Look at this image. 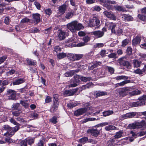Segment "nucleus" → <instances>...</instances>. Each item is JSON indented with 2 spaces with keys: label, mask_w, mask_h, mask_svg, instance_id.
Returning <instances> with one entry per match:
<instances>
[{
  "label": "nucleus",
  "mask_w": 146,
  "mask_h": 146,
  "mask_svg": "<svg viewBox=\"0 0 146 146\" xmlns=\"http://www.w3.org/2000/svg\"><path fill=\"white\" fill-rule=\"evenodd\" d=\"M67 29L72 33H74L77 31H80L84 27L82 25L78 23L77 21H74L68 23L66 25Z\"/></svg>",
  "instance_id": "1"
},
{
  "label": "nucleus",
  "mask_w": 146,
  "mask_h": 146,
  "mask_svg": "<svg viewBox=\"0 0 146 146\" xmlns=\"http://www.w3.org/2000/svg\"><path fill=\"white\" fill-rule=\"evenodd\" d=\"M118 93L120 96L125 97L128 95L129 93L130 95L134 96L137 95L141 94V91L138 90H136L133 91L129 92V89L127 87L120 88L117 89Z\"/></svg>",
  "instance_id": "2"
},
{
  "label": "nucleus",
  "mask_w": 146,
  "mask_h": 146,
  "mask_svg": "<svg viewBox=\"0 0 146 146\" xmlns=\"http://www.w3.org/2000/svg\"><path fill=\"white\" fill-rule=\"evenodd\" d=\"M69 30L67 28L59 29L57 31V35L59 40H64L66 38L69 36Z\"/></svg>",
  "instance_id": "3"
},
{
  "label": "nucleus",
  "mask_w": 146,
  "mask_h": 146,
  "mask_svg": "<svg viewBox=\"0 0 146 146\" xmlns=\"http://www.w3.org/2000/svg\"><path fill=\"white\" fill-rule=\"evenodd\" d=\"M98 1L102 5L109 10H112L113 9L114 6L111 4L115 5L117 3L115 1L111 0H98Z\"/></svg>",
  "instance_id": "4"
},
{
  "label": "nucleus",
  "mask_w": 146,
  "mask_h": 146,
  "mask_svg": "<svg viewBox=\"0 0 146 146\" xmlns=\"http://www.w3.org/2000/svg\"><path fill=\"white\" fill-rule=\"evenodd\" d=\"M79 90L78 88L75 89H71L69 90H65L63 93V95L64 97H67L74 95L75 93L78 92Z\"/></svg>",
  "instance_id": "5"
},
{
  "label": "nucleus",
  "mask_w": 146,
  "mask_h": 146,
  "mask_svg": "<svg viewBox=\"0 0 146 146\" xmlns=\"http://www.w3.org/2000/svg\"><path fill=\"white\" fill-rule=\"evenodd\" d=\"M100 23V21L98 18L95 15H94L92 18L90 19L88 25L90 27H92L95 26H98Z\"/></svg>",
  "instance_id": "6"
},
{
  "label": "nucleus",
  "mask_w": 146,
  "mask_h": 146,
  "mask_svg": "<svg viewBox=\"0 0 146 146\" xmlns=\"http://www.w3.org/2000/svg\"><path fill=\"white\" fill-rule=\"evenodd\" d=\"M102 128L89 129L87 131V133L90 134L92 136L95 137H98L100 134Z\"/></svg>",
  "instance_id": "7"
},
{
  "label": "nucleus",
  "mask_w": 146,
  "mask_h": 146,
  "mask_svg": "<svg viewBox=\"0 0 146 146\" xmlns=\"http://www.w3.org/2000/svg\"><path fill=\"white\" fill-rule=\"evenodd\" d=\"M7 94L9 96V99L13 100H17L16 92L14 90L11 89H8Z\"/></svg>",
  "instance_id": "8"
},
{
  "label": "nucleus",
  "mask_w": 146,
  "mask_h": 146,
  "mask_svg": "<svg viewBox=\"0 0 146 146\" xmlns=\"http://www.w3.org/2000/svg\"><path fill=\"white\" fill-rule=\"evenodd\" d=\"M87 110L88 108L86 107L79 108L74 111V115L76 116H78L84 114Z\"/></svg>",
  "instance_id": "9"
},
{
  "label": "nucleus",
  "mask_w": 146,
  "mask_h": 146,
  "mask_svg": "<svg viewBox=\"0 0 146 146\" xmlns=\"http://www.w3.org/2000/svg\"><path fill=\"white\" fill-rule=\"evenodd\" d=\"M5 11L6 12V13L5 14L10 16H11L13 14L16 10L15 8L13 7H11V6L5 7Z\"/></svg>",
  "instance_id": "10"
},
{
  "label": "nucleus",
  "mask_w": 146,
  "mask_h": 146,
  "mask_svg": "<svg viewBox=\"0 0 146 146\" xmlns=\"http://www.w3.org/2000/svg\"><path fill=\"white\" fill-rule=\"evenodd\" d=\"M33 19V23L35 24H37L40 21V15L38 13H34L32 15Z\"/></svg>",
  "instance_id": "11"
},
{
  "label": "nucleus",
  "mask_w": 146,
  "mask_h": 146,
  "mask_svg": "<svg viewBox=\"0 0 146 146\" xmlns=\"http://www.w3.org/2000/svg\"><path fill=\"white\" fill-rule=\"evenodd\" d=\"M3 128L4 130L7 131V132L4 133V135L11 137V135H10V133L11 132L12 127L8 125H6L3 126Z\"/></svg>",
  "instance_id": "12"
},
{
  "label": "nucleus",
  "mask_w": 146,
  "mask_h": 146,
  "mask_svg": "<svg viewBox=\"0 0 146 146\" xmlns=\"http://www.w3.org/2000/svg\"><path fill=\"white\" fill-rule=\"evenodd\" d=\"M103 13L107 17L111 19L115 20L116 19L115 16L111 12H108L107 11H105Z\"/></svg>",
  "instance_id": "13"
},
{
  "label": "nucleus",
  "mask_w": 146,
  "mask_h": 146,
  "mask_svg": "<svg viewBox=\"0 0 146 146\" xmlns=\"http://www.w3.org/2000/svg\"><path fill=\"white\" fill-rule=\"evenodd\" d=\"M93 85V84L92 82H89L86 85H83L82 86H80L78 88L79 90L78 93L79 94L83 90H84L86 88H89Z\"/></svg>",
  "instance_id": "14"
},
{
  "label": "nucleus",
  "mask_w": 146,
  "mask_h": 146,
  "mask_svg": "<svg viewBox=\"0 0 146 146\" xmlns=\"http://www.w3.org/2000/svg\"><path fill=\"white\" fill-rule=\"evenodd\" d=\"M58 98V95L57 94H54L53 95V103L52 105L57 106H59V101Z\"/></svg>",
  "instance_id": "15"
},
{
  "label": "nucleus",
  "mask_w": 146,
  "mask_h": 146,
  "mask_svg": "<svg viewBox=\"0 0 146 146\" xmlns=\"http://www.w3.org/2000/svg\"><path fill=\"white\" fill-rule=\"evenodd\" d=\"M25 81V79L24 78H17L13 82V85H19L23 83Z\"/></svg>",
  "instance_id": "16"
},
{
  "label": "nucleus",
  "mask_w": 146,
  "mask_h": 146,
  "mask_svg": "<svg viewBox=\"0 0 146 146\" xmlns=\"http://www.w3.org/2000/svg\"><path fill=\"white\" fill-rule=\"evenodd\" d=\"M92 33L93 35L96 36L97 38L102 37L104 35V33L103 32L100 30L93 31Z\"/></svg>",
  "instance_id": "17"
},
{
  "label": "nucleus",
  "mask_w": 146,
  "mask_h": 146,
  "mask_svg": "<svg viewBox=\"0 0 146 146\" xmlns=\"http://www.w3.org/2000/svg\"><path fill=\"white\" fill-rule=\"evenodd\" d=\"M67 10V6L66 4H63L60 6L58 7V11L61 14H64Z\"/></svg>",
  "instance_id": "18"
},
{
  "label": "nucleus",
  "mask_w": 146,
  "mask_h": 146,
  "mask_svg": "<svg viewBox=\"0 0 146 146\" xmlns=\"http://www.w3.org/2000/svg\"><path fill=\"white\" fill-rule=\"evenodd\" d=\"M141 39L138 36H136L132 40V45L136 46L137 44H140Z\"/></svg>",
  "instance_id": "19"
},
{
  "label": "nucleus",
  "mask_w": 146,
  "mask_h": 146,
  "mask_svg": "<svg viewBox=\"0 0 146 146\" xmlns=\"http://www.w3.org/2000/svg\"><path fill=\"white\" fill-rule=\"evenodd\" d=\"M92 64L89 65L88 68L90 70H93L94 68L97 67L98 66H100L102 63L100 62H95L92 63Z\"/></svg>",
  "instance_id": "20"
},
{
  "label": "nucleus",
  "mask_w": 146,
  "mask_h": 146,
  "mask_svg": "<svg viewBox=\"0 0 146 146\" xmlns=\"http://www.w3.org/2000/svg\"><path fill=\"white\" fill-rule=\"evenodd\" d=\"M145 104V102L144 101L141 102L137 101L132 103V106L133 107H135L143 105Z\"/></svg>",
  "instance_id": "21"
},
{
  "label": "nucleus",
  "mask_w": 146,
  "mask_h": 146,
  "mask_svg": "<svg viewBox=\"0 0 146 146\" xmlns=\"http://www.w3.org/2000/svg\"><path fill=\"white\" fill-rule=\"evenodd\" d=\"M137 114V113L134 112L126 113L124 115V117H125V118H131L134 117Z\"/></svg>",
  "instance_id": "22"
},
{
  "label": "nucleus",
  "mask_w": 146,
  "mask_h": 146,
  "mask_svg": "<svg viewBox=\"0 0 146 146\" xmlns=\"http://www.w3.org/2000/svg\"><path fill=\"white\" fill-rule=\"evenodd\" d=\"M27 62L29 66H36L37 62L35 60L27 58Z\"/></svg>",
  "instance_id": "23"
},
{
  "label": "nucleus",
  "mask_w": 146,
  "mask_h": 146,
  "mask_svg": "<svg viewBox=\"0 0 146 146\" xmlns=\"http://www.w3.org/2000/svg\"><path fill=\"white\" fill-rule=\"evenodd\" d=\"M130 82L131 81L129 80H125L120 83L115 84V86L116 87L122 86L125 84L127 83H130Z\"/></svg>",
  "instance_id": "24"
},
{
  "label": "nucleus",
  "mask_w": 146,
  "mask_h": 146,
  "mask_svg": "<svg viewBox=\"0 0 146 146\" xmlns=\"http://www.w3.org/2000/svg\"><path fill=\"white\" fill-rule=\"evenodd\" d=\"M120 64L121 65H123L126 67L127 68H129L131 67L130 62L126 60H123L120 62Z\"/></svg>",
  "instance_id": "25"
},
{
  "label": "nucleus",
  "mask_w": 146,
  "mask_h": 146,
  "mask_svg": "<svg viewBox=\"0 0 146 146\" xmlns=\"http://www.w3.org/2000/svg\"><path fill=\"white\" fill-rule=\"evenodd\" d=\"M16 125V126L14 127H12V129L11 132V133H10V135H11V136L15 134V133L20 128V126L21 125L20 124L19 125Z\"/></svg>",
  "instance_id": "26"
},
{
  "label": "nucleus",
  "mask_w": 146,
  "mask_h": 146,
  "mask_svg": "<svg viewBox=\"0 0 146 146\" xmlns=\"http://www.w3.org/2000/svg\"><path fill=\"white\" fill-rule=\"evenodd\" d=\"M123 17L124 20L126 21H131L133 20V18L129 15L124 14Z\"/></svg>",
  "instance_id": "27"
},
{
  "label": "nucleus",
  "mask_w": 146,
  "mask_h": 146,
  "mask_svg": "<svg viewBox=\"0 0 146 146\" xmlns=\"http://www.w3.org/2000/svg\"><path fill=\"white\" fill-rule=\"evenodd\" d=\"M25 139L27 143L30 146H32L35 142V138H28Z\"/></svg>",
  "instance_id": "28"
},
{
  "label": "nucleus",
  "mask_w": 146,
  "mask_h": 146,
  "mask_svg": "<svg viewBox=\"0 0 146 146\" xmlns=\"http://www.w3.org/2000/svg\"><path fill=\"white\" fill-rule=\"evenodd\" d=\"M133 61L134 67L137 68L140 67L141 63V61H139L136 59H134Z\"/></svg>",
  "instance_id": "29"
},
{
  "label": "nucleus",
  "mask_w": 146,
  "mask_h": 146,
  "mask_svg": "<svg viewBox=\"0 0 146 146\" xmlns=\"http://www.w3.org/2000/svg\"><path fill=\"white\" fill-rule=\"evenodd\" d=\"M73 12L70 11L67 12L65 14V15L64 17L65 18L67 19H69L72 18L74 15Z\"/></svg>",
  "instance_id": "30"
},
{
  "label": "nucleus",
  "mask_w": 146,
  "mask_h": 146,
  "mask_svg": "<svg viewBox=\"0 0 146 146\" xmlns=\"http://www.w3.org/2000/svg\"><path fill=\"white\" fill-rule=\"evenodd\" d=\"M78 71L76 70H71L69 72H67L65 73V75L66 77H68L72 76L75 73V72H78Z\"/></svg>",
  "instance_id": "31"
},
{
  "label": "nucleus",
  "mask_w": 146,
  "mask_h": 146,
  "mask_svg": "<svg viewBox=\"0 0 146 146\" xmlns=\"http://www.w3.org/2000/svg\"><path fill=\"white\" fill-rule=\"evenodd\" d=\"M95 94L97 97H99L103 96H105L107 94V93L103 91H96Z\"/></svg>",
  "instance_id": "32"
},
{
  "label": "nucleus",
  "mask_w": 146,
  "mask_h": 146,
  "mask_svg": "<svg viewBox=\"0 0 146 146\" xmlns=\"http://www.w3.org/2000/svg\"><path fill=\"white\" fill-rule=\"evenodd\" d=\"M67 57L66 53L64 52L60 53L57 54V57L58 59H60L64 58L65 57Z\"/></svg>",
  "instance_id": "33"
},
{
  "label": "nucleus",
  "mask_w": 146,
  "mask_h": 146,
  "mask_svg": "<svg viewBox=\"0 0 146 146\" xmlns=\"http://www.w3.org/2000/svg\"><path fill=\"white\" fill-rule=\"evenodd\" d=\"M113 111L108 110L103 111L102 114L104 116L106 117L113 114Z\"/></svg>",
  "instance_id": "34"
},
{
  "label": "nucleus",
  "mask_w": 146,
  "mask_h": 146,
  "mask_svg": "<svg viewBox=\"0 0 146 146\" xmlns=\"http://www.w3.org/2000/svg\"><path fill=\"white\" fill-rule=\"evenodd\" d=\"M116 139L115 137H114L108 141V146H114L115 145L116 143L115 140Z\"/></svg>",
  "instance_id": "35"
},
{
  "label": "nucleus",
  "mask_w": 146,
  "mask_h": 146,
  "mask_svg": "<svg viewBox=\"0 0 146 146\" xmlns=\"http://www.w3.org/2000/svg\"><path fill=\"white\" fill-rule=\"evenodd\" d=\"M78 77L79 78L80 80L83 82L90 81L91 79V77H86L84 76H81L79 75L78 76Z\"/></svg>",
  "instance_id": "36"
},
{
  "label": "nucleus",
  "mask_w": 146,
  "mask_h": 146,
  "mask_svg": "<svg viewBox=\"0 0 146 146\" xmlns=\"http://www.w3.org/2000/svg\"><path fill=\"white\" fill-rule=\"evenodd\" d=\"M137 17L140 20L143 21H146V15H145L139 14L138 15Z\"/></svg>",
  "instance_id": "37"
},
{
  "label": "nucleus",
  "mask_w": 146,
  "mask_h": 146,
  "mask_svg": "<svg viewBox=\"0 0 146 146\" xmlns=\"http://www.w3.org/2000/svg\"><path fill=\"white\" fill-rule=\"evenodd\" d=\"M123 133V130H120L119 131L117 132L114 137L117 139L120 138L122 137V134Z\"/></svg>",
  "instance_id": "38"
},
{
  "label": "nucleus",
  "mask_w": 146,
  "mask_h": 146,
  "mask_svg": "<svg viewBox=\"0 0 146 146\" xmlns=\"http://www.w3.org/2000/svg\"><path fill=\"white\" fill-rule=\"evenodd\" d=\"M78 105L76 103V102H71L68 104L67 105V107L69 109H72L74 107Z\"/></svg>",
  "instance_id": "39"
},
{
  "label": "nucleus",
  "mask_w": 146,
  "mask_h": 146,
  "mask_svg": "<svg viewBox=\"0 0 146 146\" xmlns=\"http://www.w3.org/2000/svg\"><path fill=\"white\" fill-rule=\"evenodd\" d=\"M58 106L52 105L50 106V111L51 113H54L56 111L58 108Z\"/></svg>",
  "instance_id": "40"
},
{
  "label": "nucleus",
  "mask_w": 146,
  "mask_h": 146,
  "mask_svg": "<svg viewBox=\"0 0 146 146\" xmlns=\"http://www.w3.org/2000/svg\"><path fill=\"white\" fill-rule=\"evenodd\" d=\"M68 58L72 61H75V54H67Z\"/></svg>",
  "instance_id": "41"
},
{
  "label": "nucleus",
  "mask_w": 146,
  "mask_h": 146,
  "mask_svg": "<svg viewBox=\"0 0 146 146\" xmlns=\"http://www.w3.org/2000/svg\"><path fill=\"white\" fill-rule=\"evenodd\" d=\"M20 104L25 108H28L29 107V104L23 100H21Z\"/></svg>",
  "instance_id": "42"
},
{
  "label": "nucleus",
  "mask_w": 146,
  "mask_h": 146,
  "mask_svg": "<svg viewBox=\"0 0 146 146\" xmlns=\"http://www.w3.org/2000/svg\"><path fill=\"white\" fill-rule=\"evenodd\" d=\"M129 42V41L127 38L123 40L121 42V46L123 47L127 45Z\"/></svg>",
  "instance_id": "43"
},
{
  "label": "nucleus",
  "mask_w": 146,
  "mask_h": 146,
  "mask_svg": "<svg viewBox=\"0 0 146 146\" xmlns=\"http://www.w3.org/2000/svg\"><path fill=\"white\" fill-rule=\"evenodd\" d=\"M133 73L139 75L145 74L143 72L142 69V70H141L140 68H137L136 70H134L133 71Z\"/></svg>",
  "instance_id": "44"
},
{
  "label": "nucleus",
  "mask_w": 146,
  "mask_h": 146,
  "mask_svg": "<svg viewBox=\"0 0 146 146\" xmlns=\"http://www.w3.org/2000/svg\"><path fill=\"white\" fill-rule=\"evenodd\" d=\"M19 106L20 104L19 103H16L13 104L12 107V110H20L19 109Z\"/></svg>",
  "instance_id": "45"
},
{
  "label": "nucleus",
  "mask_w": 146,
  "mask_h": 146,
  "mask_svg": "<svg viewBox=\"0 0 146 146\" xmlns=\"http://www.w3.org/2000/svg\"><path fill=\"white\" fill-rule=\"evenodd\" d=\"M11 21V19L9 16H7L5 17L4 19V23L7 25H8Z\"/></svg>",
  "instance_id": "46"
},
{
  "label": "nucleus",
  "mask_w": 146,
  "mask_h": 146,
  "mask_svg": "<svg viewBox=\"0 0 146 146\" xmlns=\"http://www.w3.org/2000/svg\"><path fill=\"white\" fill-rule=\"evenodd\" d=\"M21 112V110H18L15 111H12V114L13 116L17 117L19 116Z\"/></svg>",
  "instance_id": "47"
},
{
  "label": "nucleus",
  "mask_w": 146,
  "mask_h": 146,
  "mask_svg": "<svg viewBox=\"0 0 146 146\" xmlns=\"http://www.w3.org/2000/svg\"><path fill=\"white\" fill-rule=\"evenodd\" d=\"M44 13L49 16L52 13V11L50 8L46 9L44 10Z\"/></svg>",
  "instance_id": "48"
},
{
  "label": "nucleus",
  "mask_w": 146,
  "mask_h": 146,
  "mask_svg": "<svg viewBox=\"0 0 146 146\" xmlns=\"http://www.w3.org/2000/svg\"><path fill=\"white\" fill-rule=\"evenodd\" d=\"M83 55L82 54H75V61L81 59L83 57Z\"/></svg>",
  "instance_id": "49"
},
{
  "label": "nucleus",
  "mask_w": 146,
  "mask_h": 146,
  "mask_svg": "<svg viewBox=\"0 0 146 146\" xmlns=\"http://www.w3.org/2000/svg\"><path fill=\"white\" fill-rule=\"evenodd\" d=\"M132 48L130 46H128L126 50L127 54L129 56L131 55L132 54Z\"/></svg>",
  "instance_id": "50"
},
{
  "label": "nucleus",
  "mask_w": 146,
  "mask_h": 146,
  "mask_svg": "<svg viewBox=\"0 0 146 146\" xmlns=\"http://www.w3.org/2000/svg\"><path fill=\"white\" fill-rule=\"evenodd\" d=\"M88 140V138L87 137H84L79 139V141L81 143L84 144L86 143Z\"/></svg>",
  "instance_id": "51"
},
{
  "label": "nucleus",
  "mask_w": 146,
  "mask_h": 146,
  "mask_svg": "<svg viewBox=\"0 0 146 146\" xmlns=\"http://www.w3.org/2000/svg\"><path fill=\"white\" fill-rule=\"evenodd\" d=\"M57 117L54 116L50 119V121L54 124H56L58 122L57 121Z\"/></svg>",
  "instance_id": "52"
},
{
  "label": "nucleus",
  "mask_w": 146,
  "mask_h": 146,
  "mask_svg": "<svg viewBox=\"0 0 146 146\" xmlns=\"http://www.w3.org/2000/svg\"><path fill=\"white\" fill-rule=\"evenodd\" d=\"M115 127L112 125H109L106 126L105 127V129L107 131H109L110 130L114 129Z\"/></svg>",
  "instance_id": "53"
},
{
  "label": "nucleus",
  "mask_w": 146,
  "mask_h": 146,
  "mask_svg": "<svg viewBox=\"0 0 146 146\" xmlns=\"http://www.w3.org/2000/svg\"><path fill=\"white\" fill-rule=\"evenodd\" d=\"M9 83V81L8 80H2V82L1 84V86H4L8 85Z\"/></svg>",
  "instance_id": "54"
},
{
  "label": "nucleus",
  "mask_w": 146,
  "mask_h": 146,
  "mask_svg": "<svg viewBox=\"0 0 146 146\" xmlns=\"http://www.w3.org/2000/svg\"><path fill=\"white\" fill-rule=\"evenodd\" d=\"M52 98L51 97L49 96H46L45 100V103H49L51 102L52 101Z\"/></svg>",
  "instance_id": "55"
},
{
  "label": "nucleus",
  "mask_w": 146,
  "mask_h": 146,
  "mask_svg": "<svg viewBox=\"0 0 146 146\" xmlns=\"http://www.w3.org/2000/svg\"><path fill=\"white\" fill-rule=\"evenodd\" d=\"M142 120L141 122H137L136 123L137 129H139L143 127V124H142Z\"/></svg>",
  "instance_id": "56"
},
{
  "label": "nucleus",
  "mask_w": 146,
  "mask_h": 146,
  "mask_svg": "<svg viewBox=\"0 0 146 146\" xmlns=\"http://www.w3.org/2000/svg\"><path fill=\"white\" fill-rule=\"evenodd\" d=\"M114 8H115V9L117 10L118 11H121L123 10L122 7L120 6L114 5Z\"/></svg>",
  "instance_id": "57"
},
{
  "label": "nucleus",
  "mask_w": 146,
  "mask_h": 146,
  "mask_svg": "<svg viewBox=\"0 0 146 146\" xmlns=\"http://www.w3.org/2000/svg\"><path fill=\"white\" fill-rule=\"evenodd\" d=\"M20 144L21 146H27V143L25 139L22 140Z\"/></svg>",
  "instance_id": "58"
},
{
  "label": "nucleus",
  "mask_w": 146,
  "mask_h": 146,
  "mask_svg": "<svg viewBox=\"0 0 146 146\" xmlns=\"http://www.w3.org/2000/svg\"><path fill=\"white\" fill-rule=\"evenodd\" d=\"M29 70L33 73H38L37 70L35 68L30 67Z\"/></svg>",
  "instance_id": "59"
},
{
  "label": "nucleus",
  "mask_w": 146,
  "mask_h": 146,
  "mask_svg": "<svg viewBox=\"0 0 146 146\" xmlns=\"http://www.w3.org/2000/svg\"><path fill=\"white\" fill-rule=\"evenodd\" d=\"M34 4L37 9H40L41 6L39 2H37V1H35L34 2Z\"/></svg>",
  "instance_id": "60"
},
{
  "label": "nucleus",
  "mask_w": 146,
  "mask_h": 146,
  "mask_svg": "<svg viewBox=\"0 0 146 146\" xmlns=\"http://www.w3.org/2000/svg\"><path fill=\"white\" fill-rule=\"evenodd\" d=\"M10 122L13 124L16 125H19L20 124L17 123L13 118H11L10 119Z\"/></svg>",
  "instance_id": "61"
},
{
  "label": "nucleus",
  "mask_w": 146,
  "mask_h": 146,
  "mask_svg": "<svg viewBox=\"0 0 146 146\" xmlns=\"http://www.w3.org/2000/svg\"><path fill=\"white\" fill-rule=\"evenodd\" d=\"M82 40L85 42H87L90 40V37L88 36H86L83 38Z\"/></svg>",
  "instance_id": "62"
},
{
  "label": "nucleus",
  "mask_w": 146,
  "mask_h": 146,
  "mask_svg": "<svg viewBox=\"0 0 146 146\" xmlns=\"http://www.w3.org/2000/svg\"><path fill=\"white\" fill-rule=\"evenodd\" d=\"M116 26V25L114 24L113 23H111L109 25V26L108 27L109 29H115Z\"/></svg>",
  "instance_id": "63"
},
{
  "label": "nucleus",
  "mask_w": 146,
  "mask_h": 146,
  "mask_svg": "<svg viewBox=\"0 0 146 146\" xmlns=\"http://www.w3.org/2000/svg\"><path fill=\"white\" fill-rule=\"evenodd\" d=\"M44 141L42 140H40L37 144L36 146H44Z\"/></svg>",
  "instance_id": "64"
}]
</instances>
